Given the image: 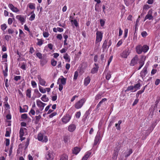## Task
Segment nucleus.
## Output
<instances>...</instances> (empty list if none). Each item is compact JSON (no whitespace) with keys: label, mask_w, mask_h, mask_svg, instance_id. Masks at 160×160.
Wrapping results in <instances>:
<instances>
[{"label":"nucleus","mask_w":160,"mask_h":160,"mask_svg":"<svg viewBox=\"0 0 160 160\" xmlns=\"http://www.w3.org/2000/svg\"><path fill=\"white\" fill-rule=\"evenodd\" d=\"M103 33L101 31H98L96 33V39L95 43L97 44L100 42L102 40L103 37Z\"/></svg>","instance_id":"nucleus-1"},{"label":"nucleus","mask_w":160,"mask_h":160,"mask_svg":"<svg viewBox=\"0 0 160 160\" xmlns=\"http://www.w3.org/2000/svg\"><path fill=\"white\" fill-rule=\"evenodd\" d=\"M38 139L39 141H41L42 142H46L48 141V138L47 136H44L41 133H39L38 134Z\"/></svg>","instance_id":"nucleus-2"},{"label":"nucleus","mask_w":160,"mask_h":160,"mask_svg":"<svg viewBox=\"0 0 160 160\" xmlns=\"http://www.w3.org/2000/svg\"><path fill=\"white\" fill-rule=\"evenodd\" d=\"M48 61V58L45 54H43V58L40 59V65L42 66L45 65Z\"/></svg>","instance_id":"nucleus-3"},{"label":"nucleus","mask_w":160,"mask_h":160,"mask_svg":"<svg viewBox=\"0 0 160 160\" xmlns=\"http://www.w3.org/2000/svg\"><path fill=\"white\" fill-rule=\"evenodd\" d=\"M152 10L151 9H150L148 12V14L146 16L144 21H145L147 19H148L149 20H152L153 17L152 16Z\"/></svg>","instance_id":"nucleus-4"},{"label":"nucleus","mask_w":160,"mask_h":160,"mask_svg":"<svg viewBox=\"0 0 160 160\" xmlns=\"http://www.w3.org/2000/svg\"><path fill=\"white\" fill-rule=\"evenodd\" d=\"M138 57L137 55H136L131 60L130 63L131 66H134L138 63Z\"/></svg>","instance_id":"nucleus-5"},{"label":"nucleus","mask_w":160,"mask_h":160,"mask_svg":"<svg viewBox=\"0 0 160 160\" xmlns=\"http://www.w3.org/2000/svg\"><path fill=\"white\" fill-rule=\"evenodd\" d=\"M146 59V57L144 56H141V58L139 62V67L138 70L140 69L144 64Z\"/></svg>","instance_id":"nucleus-6"},{"label":"nucleus","mask_w":160,"mask_h":160,"mask_svg":"<svg viewBox=\"0 0 160 160\" xmlns=\"http://www.w3.org/2000/svg\"><path fill=\"white\" fill-rule=\"evenodd\" d=\"M130 52L129 49H126L124 50L121 54V56L123 58H127Z\"/></svg>","instance_id":"nucleus-7"},{"label":"nucleus","mask_w":160,"mask_h":160,"mask_svg":"<svg viewBox=\"0 0 160 160\" xmlns=\"http://www.w3.org/2000/svg\"><path fill=\"white\" fill-rule=\"evenodd\" d=\"M71 116L68 114H67L62 119V121L66 123L69 121L71 118Z\"/></svg>","instance_id":"nucleus-8"},{"label":"nucleus","mask_w":160,"mask_h":160,"mask_svg":"<svg viewBox=\"0 0 160 160\" xmlns=\"http://www.w3.org/2000/svg\"><path fill=\"white\" fill-rule=\"evenodd\" d=\"M84 103L83 101H78L75 104L74 107L77 109H79L82 107Z\"/></svg>","instance_id":"nucleus-9"},{"label":"nucleus","mask_w":160,"mask_h":160,"mask_svg":"<svg viewBox=\"0 0 160 160\" xmlns=\"http://www.w3.org/2000/svg\"><path fill=\"white\" fill-rule=\"evenodd\" d=\"M147 69V68L145 66L140 72V76L142 78H144L148 73Z\"/></svg>","instance_id":"nucleus-10"},{"label":"nucleus","mask_w":160,"mask_h":160,"mask_svg":"<svg viewBox=\"0 0 160 160\" xmlns=\"http://www.w3.org/2000/svg\"><path fill=\"white\" fill-rule=\"evenodd\" d=\"M37 104L39 107L40 111H42L43 109L44 106L46 105L45 103L42 102L41 101H37Z\"/></svg>","instance_id":"nucleus-11"},{"label":"nucleus","mask_w":160,"mask_h":160,"mask_svg":"<svg viewBox=\"0 0 160 160\" xmlns=\"http://www.w3.org/2000/svg\"><path fill=\"white\" fill-rule=\"evenodd\" d=\"M42 94L39 92L38 89H36L34 90L33 96L32 98V99H34L35 98H39L40 97Z\"/></svg>","instance_id":"nucleus-12"},{"label":"nucleus","mask_w":160,"mask_h":160,"mask_svg":"<svg viewBox=\"0 0 160 160\" xmlns=\"http://www.w3.org/2000/svg\"><path fill=\"white\" fill-rule=\"evenodd\" d=\"M8 6L9 8L13 12H17L19 11L17 8L15 7L12 4H9Z\"/></svg>","instance_id":"nucleus-13"},{"label":"nucleus","mask_w":160,"mask_h":160,"mask_svg":"<svg viewBox=\"0 0 160 160\" xmlns=\"http://www.w3.org/2000/svg\"><path fill=\"white\" fill-rule=\"evenodd\" d=\"M95 67L91 69V72L92 74L96 73L98 71L99 67L98 64L94 63Z\"/></svg>","instance_id":"nucleus-14"},{"label":"nucleus","mask_w":160,"mask_h":160,"mask_svg":"<svg viewBox=\"0 0 160 160\" xmlns=\"http://www.w3.org/2000/svg\"><path fill=\"white\" fill-rule=\"evenodd\" d=\"M90 81L91 78L89 76H88L85 78L84 81V86H87L90 83Z\"/></svg>","instance_id":"nucleus-15"},{"label":"nucleus","mask_w":160,"mask_h":160,"mask_svg":"<svg viewBox=\"0 0 160 160\" xmlns=\"http://www.w3.org/2000/svg\"><path fill=\"white\" fill-rule=\"evenodd\" d=\"M16 18L19 20L22 24L25 22V19L21 15H17L16 16Z\"/></svg>","instance_id":"nucleus-16"},{"label":"nucleus","mask_w":160,"mask_h":160,"mask_svg":"<svg viewBox=\"0 0 160 160\" xmlns=\"http://www.w3.org/2000/svg\"><path fill=\"white\" fill-rule=\"evenodd\" d=\"M142 46L140 45L137 46L135 48L136 52L138 54H140L142 52Z\"/></svg>","instance_id":"nucleus-17"},{"label":"nucleus","mask_w":160,"mask_h":160,"mask_svg":"<svg viewBox=\"0 0 160 160\" xmlns=\"http://www.w3.org/2000/svg\"><path fill=\"white\" fill-rule=\"evenodd\" d=\"M120 150L118 147H116L114 150V152L113 154L112 158H117L118 155V152Z\"/></svg>","instance_id":"nucleus-18"},{"label":"nucleus","mask_w":160,"mask_h":160,"mask_svg":"<svg viewBox=\"0 0 160 160\" xmlns=\"http://www.w3.org/2000/svg\"><path fill=\"white\" fill-rule=\"evenodd\" d=\"M46 158L47 160H52L53 158V155L51 152H49L46 155Z\"/></svg>","instance_id":"nucleus-19"},{"label":"nucleus","mask_w":160,"mask_h":160,"mask_svg":"<svg viewBox=\"0 0 160 160\" xmlns=\"http://www.w3.org/2000/svg\"><path fill=\"white\" fill-rule=\"evenodd\" d=\"M38 78L40 84L42 86H46L45 85L46 81L45 80L42 78L40 76H38Z\"/></svg>","instance_id":"nucleus-20"},{"label":"nucleus","mask_w":160,"mask_h":160,"mask_svg":"<svg viewBox=\"0 0 160 160\" xmlns=\"http://www.w3.org/2000/svg\"><path fill=\"white\" fill-rule=\"evenodd\" d=\"M129 91H130L131 92H135L133 85H131L130 86L128 87L126 90H125V92H128Z\"/></svg>","instance_id":"nucleus-21"},{"label":"nucleus","mask_w":160,"mask_h":160,"mask_svg":"<svg viewBox=\"0 0 160 160\" xmlns=\"http://www.w3.org/2000/svg\"><path fill=\"white\" fill-rule=\"evenodd\" d=\"M142 52H143L144 53L147 52L148 50L149 49V47L146 45H144L143 46H142Z\"/></svg>","instance_id":"nucleus-22"},{"label":"nucleus","mask_w":160,"mask_h":160,"mask_svg":"<svg viewBox=\"0 0 160 160\" xmlns=\"http://www.w3.org/2000/svg\"><path fill=\"white\" fill-rule=\"evenodd\" d=\"M76 128L75 125L74 124H71L69 125L68 128V130L70 132H73Z\"/></svg>","instance_id":"nucleus-23"},{"label":"nucleus","mask_w":160,"mask_h":160,"mask_svg":"<svg viewBox=\"0 0 160 160\" xmlns=\"http://www.w3.org/2000/svg\"><path fill=\"white\" fill-rule=\"evenodd\" d=\"M141 86V84L139 82H138L137 84H135L134 86H133V88L135 92H136L137 90L139 89H140Z\"/></svg>","instance_id":"nucleus-24"},{"label":"nucleus","mask_w":160,"mask_h":160,"mask_svg":"<svg viewBox=\"0 0 160 160\" xmlns=\"http://www.w3.org/2000/svg\"><path fill=\"white\" fill-rule=\"evenodd\" d=\"M100 137V136L99 134H98L96 136L94 140V145H96L99 141Z\"/></svg>","instance_id":"nucleus-25"},{"label":"nucleus","mask_w":160,"mask_h":160,"mask_svg":"<svg viewBox=\"0 0 160 160\" xmlns=\"http://www.w3.org/2000/svg\"><path fill=\"white\" fill-rule=\"evenodd\" d=\"M107 40H105L102 45V48L103 51H104L106 49L107 46Z\"/></svg>","instance_id":"nucleus-26"},{"label":"nucleus","mask_w":160,"mask_h":160,"mask_svg":"<svg viewBox=\"0 0 160 160\" xmlns=\"http://www.w3.org/2000/svg\"><path fill=\"white\" fill-rule=\"evenodd\" d=\"M91 153L89 152H88L83 157L82 160H87L89 158Z\"/></svg>","instance_id":"nucleus-27"},{"label":"nucleus","mask_w":160,"mask_h":160,"mask_svg":"<svg viewBox=\"0 0 160 160\" xmlns=\"http://www.w3.org/2000/svg\"><path fill=\"white\" fill-rule=\"evenodd\" d=\"M80 150V148L76 147L74 148V149L72 150V152L73 153L77 154Z\"/></svg>","instance_id":"nucleus-28"},{"label":"nucleus","mask_w":160,"mask_h":160,"mask_svg":"<svg viewBox=\"0 0 160 160\" xmlns=\"http://www.w3.org/2000/svg\"><path fill=\"white\" fill-rule=\"evenodd\" d=\"M31 88L28 89L26 91V95L27 97L30 98L31 97Z\"/></svg>","instance_id":"nucleus-29"},{"label":"nucleus","mask_w":160,"mask_h":160,"mask_svg":"<svg viewBox=\"0 0 160 160\" xmlns=\"http://www.w3.org/2000/svg\"><path fill=\"white\" fill-rule=\"evenodd\" d=\"M8 57V55L6 53H5L2 55V60L3 61H2V62H7V58Z\"/></svg>","instance_id":"nucleus-30"},{"label":"nucleus","mask_w":160,"mask_h":160,"mask_svg":"<svg viewBox=\"0 0 160 160\" xmlns=\"http://www.w3.org/2000/svg\"><path fill=\"white\" fill-rule=\"evenodd\" d=\"M5 69L3 71V72L4 76L5 77H6L8 75L7 72L8 71V66L7 64L5 65Z\"/></svg>","instance_id":"nucleus-31"},{"label":"nucleus","mask_w":160,"mask_h":160,"mask_svg":"<svg viewBox=\"0 0 160 160\" xmlns=\"http://www.w3.org/2000/svg\"><path fill=\"white\" fill-rule=\"evenodd\" d=\"M28 6L29 8L31 9H35V5L34 3H30L28 4Z\"/></svg>","instance_id":"nucleus-32"},{"label":"nucleus","mask_w":160,"mask_h":160,"mask_svg":"<svg viewBox=\"0 0 160 160\" xmlns=\"http://www.w3.org/2000/svg\"><path fill=\"white\" fill-rule=\"evenodd\" d=\"M41 116L40 115H39L38 116H35L36 120L35 122V123L36 124H37L38 123L40 119L41 118Z\"/></svg>","instance_id":"nucleus-33"},{"label":"nucleus","mask_w":160,"mask_h":160,"mask_svg":"<svg viewBox=\"0 0 160 160\" xmlns=\"http://www.w3.org/2000/svg\"><path fill=\"white\" fill-rule=\"evenodd\" d=\"M24 107L25 108H26L27 109L28 108V106L27 105H24ZM20 108V112H27V111L25 110V108H22L21 106L19 107Z\"/></svg>","instance_id":"nucleus-34"},{"label":"nucleus","mask_w":160,"mask_h":160,"mask_svg":"<svg viewBox=\"0 0 160 160\" xmlns=\"http://www.w3.org/2000/svg\"><path fill=\"white\" fill-rule=\"evenodd\" d=\"M111 72L110 71L108 72L106 75V79L108 80H109L111 78Z\"/></svg>","instance_id":"nucleus-35"},{"label":"nucleus","mask_w":160,"mask_h":160,"mask_svg":"<svg viewBox=\"0 0 160 160\" xmlns=\"http://www.w3.org/2000/svg\"><path fill=\"white\" fill-rule=\"evenodd\" d=\"M64 58L66 61L69 62L70 61V58L67 53H66L63 56Z\"/></svg>","instance_id":"nucleus-36"},{"label":"nucleus","mask_w":160,"mask_h":160,"mask_svg":"<svg viewBox=\"0 0 160 160\" xmlns=\"http://www.w3.org/2000/svg\"><path fill=\"white\" fill-rule=\"evenodd\" d=\"M68 156L66 154H63L61 156L60 160H68Z\"/></svg>","instance_id":"nucleus-37"},{"label":"nucleus","mask_w":160,"mask_h":160,"mask_svg":"<svg viewBox=\"0 0 160 160\" xmlns=\"http://www.w3.org/2000/svg\"><path fill=\"white\" fill-rule=\"evenodd\" d=\"M39 89L40 91L42 93H46V90H45V88H44L41 86H39Z\"/></svg>","instance_id":"nucleus-38"},{"label":"nucleus","mask_w":160,"mask_h":160,"mask_svg":"<svg viewBox=\"0 0 160 160\" xmlns=\"http://www.w3.org/2000/svg\"><path fill=\"white\" fill-rule=\"evenodd\" d=\"M78 72L77 71H76L74 72V74L73 77V80H76L77 79L78 77Z\"/></svg>","instance_id":"nucleus-39"},{"label":"nucleus","mask_w":160,"mask_h":160,"mask_svg":"<svg viewBox=\"0 0 160 160\" xmlns=\"http://www.w3.org/2000/svg\"><path fill=\"white\" fill-rule=\"evenodd\" d=\"M36 55L37 57L40 59L43 58V54L40 52L36 53Z\"/></svg>","instance_id":"nucleus-40"},{"label":"nucleus","mask_w":160,"mask_h":160,"mask_svg":"<svg viewBox=\"0 0 160 160\" xmlns=\"http://www.w3.org/2000/svg\"><path fill=\"white\" fill-rule=\"evenodd\" d=\"M57 63V61H55L54 59H52L51 61V64L53 66H55Z\"/></svg>","instance_id":"nucleus-41"},{"label":"nucleus","mask_w":160,"mask_h":160,"mask_svg":"<svg viewBox=\"0 0 160 160\" xmlns=\"http://www.w3.org/2000/svg\"><path fill=\"white\" fill-rule=\"evenodd\" d=\"M147 85L145 86L142 89V90L139 91H138L137 94H138V95L139 94H141L144 91L145 88L146 87Z\"/></svg>","instance_id":"nucleus-42"},{"label":"nucleus","mask_w":160,"mask_h":160,"mask_svg":"<svg viewBox=\"0 0 160 160\" xmlns=\"http://www.w3.org/2000/svg\"><path fill=\"white\" fill-rule=\"evenodd\" d=\"M71 22H73L74 24L76 27H77L78 25V23L76 19H75L74 20H71Z\"/></svg>","instance_id":"nucleus-43"},{"label":"nucleus","mask_w":160,"mask_h":160,"mask_svg":"<svg viewBox=\"0 0 160 160\" xmlns=\"http://www.w3.org/2000/svg\"><path fill=\"white\" fill-rule=\"evenodd\" d=\"M1 28L2 30L3 31H4V30L7 28V26L6 25V24L4 23L1 25Z\"/></svg>","instance_id":"nucleus-44"},{"label":"nucleus","mask_w":160,"mask_h":160,"mask_svg":"<svg viewBox=\"0 0 160 160\" xmlns=\"http://www.w3.org/2000/svg\"><path fill=\"white\" fill-rule=\"evenodd\" d=\"M19 134H20L19 137L21 138L22 137L23 135V134H24L23 130L22 128H21L20 129V131H19Z\"/></svg>","instance_id":"nucleus-45"},{"label":"nucleus","mask_w":160,"mask_h":160,"mask_svg":"<svg viewBox=\"0 0 160 160\" xmlns=\"http://www.w3.org/2000/svg\"><path fill=\"white\" fill-rule=\"evenodd\" d=\"M66 79L64 78H63L61 79V84L65 85L66 83Z\"/></svg>","instance_id":"nucleus-46"},{"label":"nucleus","mask_w":160,"mask_h":160,"mask_svg":"<svg viewBox=\"0 0 160 160\" xmlns=\"http://www.w3.org/2000/svg\"><path fill=\"white\" fill-rule=\"evenodd\" d=\"M35 15L34 13H33V14H32L31 16L29 18V20L31 21H33L35 19Z\"/></svg>","instance_id":"nucleus-47"},{"label":"nucleus","mask_w":160,"mask_h":160,"mask_svg":"<svg viewBox=\"0 0 160 160\" xmlns=\"http://www.w3.org/2000/svg\"><path fill=\"white\" fill-rule=\"evenodd\" d=\"M21 78V77L20 76H14V80L16 81H17L18 80H20Z\"/></svg>","instance_id":"nucleus-48"},{"label":"nucleus","mask_w":160,"mask_h":160,"mask_svg":"<svg viewBox=\"0 0 160 160\" xmlns=\"http://www.w3.org/2000/svg\"><path fill=\"white\" fill-rule=\"evenodd\" d=\"M26 63H25L24 62L22 63V64L20 68L23 70H25L26 69Z\"/></svg>","instance_id":"nucleus-49"},{"label":"nucleus","mask_w":160,"mask_h":160,"mask_svg":"<svg viewBox=\"0 0 160 160\" xmlns=\"http://www.w3.org/2000/svg\"><path fill=\"white\" fill-rule=\"evenodd\" d=\"M128 29H125L124 31V38H126L127 36L128 35Z\"/></svg>","instance_id":"nucleus-50"},{"label":"nucleus","mask_w":160,"mask_h":160,"mask_svg":"<svg viewBox=\"0 0 160 160\" xmlns=\"http://www.w3.org/2000/svg\"><path fill=\"white\" fill-rule=\"evenodd\" d=\"M141 35L142 37L144 38L148 36V34L146 31H143L141 33Z\"/></svg>","instance_id":"nucleus-51"},{"label":"nucleus","mask_w":160,"mask_h":160,"mask_svg":"<svg viewBox=\"0 0 160 160\" xmlns=\"http://www.w3.org/2000/svg\"><path fill=\"white\" fill-rule=\"evenodd\" d=\"M151 6L148 4L144 5L143 7V9L147 10L150 8Z\"/></svg>","instance_id":"nucleus-52"},{"label":"nucleus","mask_w":160,"mask_h":160,"mask_svg":"<svg viewBox=\"0 0 160 160\" xmlns=\"http://www.w3.org/2000/svg\"><path fill=\"white\" fill-rule=\"evenodd\" d=\"M100 25L101 27H103L105 24V21L103 19H101L100 20Z\"/></svg>","instance_id":"nucleus-53"},{"label":"nucleus","mask_w":160,"mask_h":160,"mask_svg":"<svg viewBox=\"0 0 160 160\" xmlns=\"http://www.w3.org/2000/svg\"><path fill=\"white\" fill-rule=\"evenodd\" d=\"M31 85L33 88H35L37 87V83L34 81H31Z\"/></svg>","instance_id":"nucleus-54"},{"label":"nucleus","mask_w":160,"mask_h":160,"mask_svg":"<svg viewBox=\"0 0 160 160\" xmlns=\"http://www.w3.org/2000/svg\"><path fill=\"white\" fill-rule=\"evenodd\" d=\"M21 118L24 119H26L28 118V116L27 114H23L21 116Z\"/></svg>","instance_id":"nucleus-55"},{"label":"nucleus","mask_w":160,"mask_h":160,"mask_svg":"<svg viewBox=\"0 0 160 160\" xmlns=\"http://www.w3.org/2000/svg\"><path fill=\"white\" fill-rule=\"evenodd\" d=\"M38 40L37 44L39 46H41L43 44V41L42 40L38 39Z\"/></svg>","instance_id":"nucleus-56"},{"label":"nucleus","mask_w":160,"mask_h":160,"mask_svg":"<svg viewBox=\"0 0 160 160\" xmlns=\"http://www.w3.org/2000/svg\"><path fill=\"white\" fill-rule=\"evenodd\" d=\"M49 34L48 32H43V36L45 38L48 37L49 36Z\"/></svg>","instance_id":"nucleus-57"},{"label":"nucleus","mask_w":160,"mask_h":160,"mask_svg":"<svg viewBox=\"0 0 160 160\" xmlns=\"http://www.w3.org/2000/svg\"><path fill=\"white\" fill-rule=\"evenodd\" d=\"M8 32L9 34H12L14 32V31L11 28H9L8 29Z\"/></svg>","instance_id":"nucleus-58"},{"label":"nucleus","mask_w":160,"mask_h":160,"mask_svg":"<svg viewBox=\"0 0 160 160\" xmlns=\"http://www.w3.org/2000/svg\"><path fill=\"white\" fill-rule=\"evenodd\" d=\"M11 38V37L10 35H6L5 36V39L8 41Z\"/></svg>","instance_id":"nucleus-59"},{"label":"nucleus","mask_w":160,"mask_h":160,"mask_svg":"<svg viewBox=\"0 0 160 160\" xmlns=\"http://www.w3.org/2000/svg\"><path fill=\"white\" fill-rule=\"evenodd\" d=\"M57 114V113L56 112H53L52 113H51V114H50L49 117L50 118H52L54 116H55Z\"/></svg>","instance_id":"nucleus-60"},{"label":"nucleus","mask_w":160,"mask_h":160,"mask_svg":"<svg viewBox=\"0 0 160 160\" xmlns=\"http://www.w3.org/2000/svg\"><path fill=\"white\" fill-rule=\"evenodd\" d=\"M112 58H113L112 56H111L110 57V58L108 60V66H109V65L110 63L111 62V61L112 60Z\"/></svg>","instance_id":"nucleus-61"},{"label":"nucleus","mask_w":160,"mask_h":160,"mask_svg":"<svg viewBox=\"0 0 160 160\" xmlns=\"http://www.w3.org/2000/svg\"><path fill=\"white\" fill-rule=\"evenodd\" d=\"M122 40H119L117 43L116 45V46L118 47H119L122 44Z\"/></svg>","instance_id":"nucleus-62"},{"label":"nucleus","mask_w":160,"mask_h":160,"mask_svg":"<svg viewBox=\"0 0 160 160\" xmlns=\"http://www.w3.org/2000/svg\"><path fill=\"white\" fill-rule=\"evenodd\" d=\"M101 95L100 94H98L96 96V100H98V99H101Z\"/></svg>","instance_id":"nucleus-63"},{"label":"nucleus","mask_w":160,"mask_h":160,"mask_svg":"<svg viewBox=\"0 0 160 160\" xmlns=\"http://www.w3.org/2000/svg\"><path fill=\"white\" fill-rule=\"evenodd\" d=\"M160 82V79H157L155 82V84L156 85H158Z\"/></svg>","instance_id":"nucleus-64"}]
</instances>
